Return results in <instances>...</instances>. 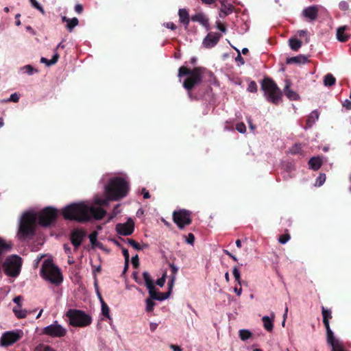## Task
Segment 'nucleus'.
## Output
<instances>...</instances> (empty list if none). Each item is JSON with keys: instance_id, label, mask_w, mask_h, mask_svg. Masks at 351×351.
<instances>
[{"instance_id": "nucleus-1", "label": "nucleus", "mask_w": 351, "mask_h": 351, "mask_svg": "<svg viewBox=\"0 0 351 351\" xmlns=\"http://www.w3.org/2000/svg\"><path fill=\"white\" fill-rule=\"evenodd\" d=\"M56 209L47 207L40 212L34 210H28L20 218L19 228L17 234L20 239H25L34 234L36 223L43 226H49L57 217Z\"/></svg>"}, {"instance_id": "nucleus-2", "label": "nucleus", "mask_w": 351, "mask_h": 351, "mask_svg": "<svg viewBox=\"0 0 351 351\" xmlns=\"http://www.w3.org/2000/svg\"><path fill=\"white\" fill-rule=\"evenodd\" d=\"M62 215L66 219L86 221L91 218L102 219L106 211L103 208L94 206L89 202H82L66 206L62 210Z\"/></svg>"}, {"instance_id": "nucleus-3", "label": "nucleus", "mask_w": 351, "mask_h": 351, "mask_svg": "<svg viewBox=\"0 0 351 351\" xmlns=\"http://www.w3.org/2000/svg\"><path fill=\"white\" fill-rule=\"evenodd\" d=\"M129 190L128 182L121 178H112L105 186V198L95 197V203L99 206L108 205L110 200L117 201L126 196Z\"/></svg>"}, {"instance_id": "nucleus-4", "label": "nucleus", "mask_w": 351, "mask_h": 351, "mask_svg": "<svg viewBox=\"0 0 351 351\" xmlns=\"http://www.w3.org/2000/svg\"><path fill=\"white\" fill-rule=\"evenodd\" d=\"M204 71V69L201 67H197L191 70L185 66H181L178 71V77H181L188 75V77L183 82L184 88L187 90H190L195 85L200 83L202 80Z\"/></svg>"}, {"instance_id": "nucleus-5", "label": "nucleus", "mask_w": 351, "mask_h": 351, "mask_svg": "<svg viewBox=\"0 0 351 351\" xmlns=\"http://www.w3.org/2000/svg\"><path fill=\"white\" fill-rule=\"evenodd\" d=\"M40 275L52 284L58 285L62 281L60 269L54 265L52 260L49 258L43 261Z\"/></svg>"}, {"instance_id": "nucleus-6", "label": "nucleus", "mask_w": 351, "mask_h": 351, "mask_svg": "<svg viewBox=\"0 0 351 351\" xmlns=\"http://www.w3.org/2000/svg\"><path fill=\"white\" fill-rule=\"evenodd\" d=\"M261 88L267 100L274 104L281 101L282 93L277 84L270 78H265L261 84Z\"/></svg>"}, {"instance_id": "nucleus-7", "label": "nucleus", "mask_w": 351, "mask_h": 351, "mask_svg": "<svg viewBox=\"0 0 351 351\" xmlns=\"http://www.w3.org/2000/svg\"><path fill=\"white\" fill-rule=\"evenodd\" d=\"M69 318V324L73 326L85 327L90 324L92 318L84 311L75 309H69L66 313Z\"/></svg>"}, {"instance_id": "nucleus-8", "label": "nucleus", "mask_w": 351, "mask_h": 351, "mask_svg": "<svg viewBox=\"0 0 351 351\" xmlns=\"http://www.w3.org/2000/svg\"><path fill=\"white\" fill-rule=\"evenodd\" d=\"M22 258L17 255H12L6 258L2 267L8 276L16 278L21 271Z\"/></svg>"}, {"instance_id": "nucleus-9", "label": "nucleus", "mask_w": 351, "mask_h": 351, "mask_svg": "<svg viewBox=\"0 0 351 351\" xmlns=\"http://www.w3.org/2000/svg\"><path fill=\"white\" fill-rule=\"evenodd\" d=\"M67 330L60 324L58 321L45 326L43 329V334L53 338H61L66 335Z\"/></svg>"}, {"instance_id": "nucleus-10", "label": "nucleus", "mask_w": 351, "mask_h": 351, "mask_svg": "<svg viewBox=\"0 0 351 351\" xmlns=\"http://www.w3.org/2000/svg\"><path fill=\"white\" fill-rule=\"evenodd\" d=\"M21 331H8L3 333L0 339V345L9 346L18 341L22 337Z\"/></svg>"}, {"instance_id": "nucleus-11", "label": "nucleus", "mask_w": 351, "mask_h": 351, "mask_svg": "<svg viewBox=\"0 0 351 351\" xmlns=\"http://www.w3.org/2000/svg\"><path fill=\"white\" fill-rule=\"evenodd\" d=\"M173 221L180 228H183L185 226L191 222L190 213L186 210L174 211L173 214Z\"/></svg>"}, {"instance_id": "nucleus-12", "label": "nucleus", "mask_w": 351, "mask_h": 351, "mask_svg": "<svg viewBox=\"0 0 351 351\" xmlns=\"http://www.w3.org/2000/svg\"><path fill=\"white\" fill-rule=\"evenodd\" d=\"M134 230V223L130 218L125 223H120L116 225V231L120 235H130L133 233Z\"/></svg>"}, {"instance_id": "nucleus-13", "label": "nucleus", "mask_w": 351, "mask_h": 351, "mask_svg": "<svg viewBox=\"0 0 351 351\" xmlns=\"http://www.w3.org/2000/svg\"><path fill=\"white\" fill-rule=\"evenodd\" d=\"M322 316L323 323L326 330V339L330 340L332 337H335L334 333L330 329L329 325V319L332 317L330 310L326 309L322 306Z\"/></svg>"}, {"instance_id": "nucleus-14", "label": "nucleus", "mask_w": 351, "mask_h": 351, "mask_svg": "<svg viewBox=\"0 0 351 351\" xmlns=\"http://www.w3.org/2000/svg\"><path fill=\"white\" fill-rule=\"evenodd\" d=\"M221 37L217 32L209 33L203 40V45L206 48H212L217 45Z\"/></svg>"}, {"instance_id": "nucleus-15", "label": "nucleus", "mask_w": 351, "mask_h": 351, "mask_svg": "<svg viewBox=\"0 0 351 351\" xmlns=\"http://www.w3.org/2000/svg\"><path fill=\"white\" fill-rule=\"evenodd\" d=\"M85 236L86 233L82 230L77 229L71 232V241L75 249L81 245Z\"/></svg>"}, {"instance_id": "nucleus-16", "label": "nucleus", "mask_w": 351, "mask_h": 351, "mask_svg": "<svg viewBox=\"0 0 351 351\" xmlns=\"http://www.w3.org/2000/svg\"><path fill=\"white\" fill-rule=\"evenodd\" d=\"M319 8L317 5H311L304 8L302 15L310 21H315L317 18Z\"/></svg>"}, {"instance_id": "nucleus-17", "label": "nucleus", "mask_w": 351, "mask_h": 351, "mask_svg": "<svg viewBox=\"0 0 351 351\" xmlns=\"http://www.w3.org/2000/svg\"><path fill=\"white\" fill-rule=\"evenodd\" d=\"M285 88H284V93L285 95L290 99V100H297L299 99V95L298 94L291 90L290 88L292 83L291 82L288 80V79H286L285 80Z\"/></svg>"}, {"instance_id": "nucleus-18", "label": "nucleus", "mask_w": 351, "mask_h": 351, "mask_svg": "<svg viewBox=\"0 0 351 351\" xmlns=\"http://www.w3.org/2000/svg\"><path fill=\"white\" fill-rule=\"evenodd\" d=\"M274 318H275V315L274 313H271V317L265 315L262 317L263 327L267 331H268V332L272 331V330L274 328Z\"/></svg>"}, {"instance_id": "nucleus-19", "label": "nucleus", "mask_w": 351, "mask_h": 351, "mask_svg": "<svg viewBox=\"0 0 351 351\" xmlns=\"http://www.w3.org/2000/svg\"><path fill=\"white\" fill-rule=\"evenodd\" d=\"M191 20L195 22L199 23L205 27L207 29L209 27L208 19L205 14L202 12H198L191 17Z\"/></svg>"}, {"instance_id": "nucleus-20", "label": "nucleus", "mask_w": 351, "mask_h": 351, "mask_svg": "<svg viewBox=\"0 0 351 351\" xmlns=\"http://www.w3.org/2000/svg\"><path fill=\"white\" fill-rule=\"evenodd\" d=\"M327 340V343L332 347V351H344V346L343 343L335 337H332L331 339Z\"/></svg>"}, {"instance_id": "nucleus-21", "label": "nucleus", "mask_w": 351, "mask_h": 351, "mask_svg": "<svg viewBox=\"0 0 351 351\" xmlns=\"http://www.w3.org/2000/svg\"><path fill=\"white\" fill-rule=\"evenodd\" d=\"M178 16L180 22L185 26V28H187L190 22L188 11L185 8L180 9L178 10Z\"/></svg>"}, {"instance_id": "nucleus-22", "label": "nucleus", "mask_w": 351, "mask_h": 351, "mask_svg": "<svg viewBox=\"0 0 351 351\" xmlns=\"http://www.w3.org/2000/svg\"><path fill=\"white\" fill-rule=\"evenodd\" d=\"M319 114L317 110L312 111L306 119V125L304 127L307 130L313 126V125L318 120Z\"/></svg>"}, {"instance_id": "nucleus-23", "label": "nucleus", "mask_w": 351, "mask_h": 351, "mask_svg": "<svg viewBox=\"0 0 351 351\" xmlns=\"http://www.w3.org/2000/svg\"><path fill=\"white\" fill-rule=\"evenodd\" d=\"M346 28V26H342L337 29V38L339 41L346 42L349 39L350 35L345 32Z\"/></svg>"}, {"instance_id": "nucleus-24", "label": "nucleus", "mask_w": 351, "mask_h": 351, "mask_svg": "<svg viewBox=\"0 0 351 351\" xmlns=\"http://www.w3.org/2000/svg\"><path fill=\"white\" fill-rule=\"evenodd\" d=\"M147 288L148 289L149 294L150 295V298H152V299L161 301V300H165L168 298V295H166L164 297H160L156 291L154 284H153V285H152L150 287L148 286Z\"/></svg>"}, {"instance_id": "nucleus-25", "label": "nucleus", "mask_w": 351, "mask_h": 351, "mask_svg": "<svg viewBox=\"0 0 351 351\" xmlns=\"http://www.w3.org/2000/svg\"><path fill=\"white\" fill-rule=\"evenodd\" d=\"M308 165L311 169L316 171L321 167L322 160L319 157H313L309 160Z\"/></svg>"}, {"instance_id": "nucleus-26", "label": "nucleus", "mask_w": 351, "mask_h": 351, "mask_svg": "<svg viewBox=\"0 0 351 351\" xmlns=\"http://www.w3.org/2000/svg\"><path fill=\"white\" fill-rule=\"evenodd\" d=\"M59 59V54L55 51L52 58L51 60H48L46 58H41L40 62L42 63L45 64L47 66H49L53 64H55Z\"/></svg>"}, {"instance_id": "nucleus-27", "label": "nucleus", "mask_w": 351, "mask_h": 351, "mask_svg": "<svg viewBox=\"0 0 351 351\" xmlns=\"http://www.w3.org/2000/svg\"><path fill=\"white\" fill-rule=\"evenodd\" d=\"M101 303V313L103 315L106 317L110 321H112L111 316L110 315V308L103 301L101 295H99Z\"/></svg>"}, {"instance_id": "nucleus-28", "label": "nucleus", "mask_w": 351, "mask_h": 351, "mask_svg": "<svg viewBox=\"0 0 351 351\" xmlns=\"http://www.w3.org/2000/svg\"><path fill=\"white\" fill-rule=\"evenodd\" d=\"M335 82L336 80L332 74L328 73L324 76V84L326 86H331L335 84Z\"/></svg>"}, {"instance_id": "nucleus-29", "label": "nucleus", "mask_w": 351, "mask_h": 351, "mask_svg": "<svg viewBox=\"0 0 351 351\" xmlns=\"http://www.w3.org/2000/svg\"><path fill=\"white\" fill-rule=\"evenodd\" d=\"M289 46L293 51H298L302 46V43L298 39L291 38L289 39Z\"/></svg>"}, {"instance_id": "nucleus-30", "label": "nucleus", "mask_w": 351, "mask_h": 351, "mask_svg": "<svg viewBox=\"0 0 351 351\" xmlns=\"http://www.w3.org/2000/svg\"><path fill=\"white\" fill-rule=\"evenodd\" d=\"M252 332L247 329H241L239 331V336L242 341H245L252 337Z\"/></svg>"}, {"instance_id": "nucleus-31", "label": "nucleus", "mask_w": 351, "mask_h": 351, "mask_svg": "<svg viewBox=\"0 0 351 351\" xmlns=\"http://www.w3.org/2000/svg\"><path fill=\"white\" fill-rule=\"evenodd\" d=\"M13 311L16 316L19 318H24L27 315V311L21 309V306H16L13 308Z\"/></svg>"}, {"instance_id": "nucleus-32", "label": "nucleus", "mask_w": 351, "mask_h": 351, "mask_svg": "<svg viewBox=\"0 0 351 351\" xmlns=\"http://www.w3.org/2000/svg\"><path fill=\"white\" fill-rule=\"evenodd\" d=\"M127 243L136 250H143L144 247H146L147 246L145 244L141 246L138 243H137L134 240L130 239H127Z\"/></svg>"}, {"instance_id": "nucleus-33", "label": "nucleus", "mask_w": 351, "mask_h": 351, "mask_svg": "<svg viewBox=\"0 0 351 351\" xmlns=\"http://www.w3.org/2000/svg\"><path fill=\"white\" fill-rule=\"evenodd\" d=\"M143 277L145 280V286L147 287L153 285L154 280L152 279L149 274L147 271H144L143 273Z\"/></svg>"}, {"instance_id": "nucleus-34", "label": "nucleus", "mask_w": 351, "mask_h": 351, "mask_svg": "<svg viewBox=\"0 0 351 351\" xmlns=\"http://www.w3.org/2000/svg\"><path fill=\"white\" fill-rule=\"evenodd\" d=\"M78 23L79 21L77 18L71 19L66 24V28L69 32H72L73 29L78 25Z\"/></svg>"}, {"instance_id": "nucleus-35", "label": "nucleus", "mask_w": 351, "mask_h": 351, "mask_svg": "<svg viewBox=\"0 0 351 351\" xmlns=\"http://www.w3.org/2000/svg\"><path fill=\"white\" fill-rule=\"evenodd\" d=\"M154 299L147 298L145 300V311L147 312H151L153 311L156 303L153 301Z\"/></svg>"}, {"instance_id": "nucleus-36", "label": "nucleus", "mask_w": 351, "mask_h": 351, "mask_svg": "<svg viewBox=\"0 0 351 351\" xmlns=\"http://www.w3.org/2000/svg\"><path fill=\"white\" fill-rule=\"evenodd\" d=\"M221 11L228 15L232 12V5L230 3H222Z\"/></svg>"}, {"instance_id": "nucleus-37", "label": "nucleus", "mask_w": 351, "mask_h": 351, "mask_svg": "<svg viewBox=\"0 0 351 351\" xmlns=\"http://www.w3.org/2000/svg\"><path fill=\"white\" fill-rule=\"evenodd\" d=\"M34 351H56L53 348L50 347L49 346L45 344H39L38 345Z\"/></svg>"}, {"instance_id": "nucleus-38", "label": "nucleus", "mask_w": 351, "mask_h": 351, "mask_svg": "<svg viewBox=\"0 0 351 351\" xmlns=\"http://www.w3.org/2000/svg\"><path fill=\"white\" fill-rule=\"evenodd\" d=\"M302 150V145L300 143H296L293 145L290 149H289V153L291 154H296L300 153Z\"/></svg>"}, {"instance_id": "nucleus-39", "label": "nucleus", "mask_w": 351, "mask_h": 351, "mask_svg": "<svg viewBox=\"0 0 351 351\" xmlns=\"http://www.w3.org/2000/svg\"><path fill=\"white\" fill-rule=\"evenodd\" d=\"M232 274L235 278V280L239 285H241V275L237 267H234L232 269Z\"/></svg>"}, {"instance_id": "nucleus-40", "label": "nucleus", "mask_w": 351, "mask_h": 351, "mask_svg": "<svg viewBox=\"0 0 351 351\" xmlns=\"http://www.w3.org/2000/svg\"><path fill=\"white\" fill-rule=\"evenodd\" d=\"M326 181V175L321 173L316 180L315 186H321Z\"/></svg>"}, {"instance_id": "nucleus-41", "label": "nucleus", "mask_w": 351, "mask_h": 351, "mask_svg": "<svg viewBox=\"0 0 351 351\" xmlns=\"http://www.w3.org/2000/svg\"><path fill=\"white\" fill-rule=\"evenodd\" d=\"M21 70L28 75H31L34 73V69L31 65H25L21 67Z\"/></svg>"}, {"instance_id": "nucleus-42", "label": "nucleus", "mask_w": 351, "mask_h": 351, "mask_svg": "<svg viewBox=\"0 0 351 351\" xmlns=\"http://www.w3.org/2000/svg\"><path fill=\"white\" fill-rule=\"evenodd\" d=\"M247 90L250 93H256L257 91V85L254 81H251L249 83Z\"/></svg>"}, {"instance_id": "nucleus-43", "label": "nucleus", "mask_w": 351, "mask_h": 351, "mask_svg": "<svg viewBox=\"0 0 351 351\" xmlns=\"http://www.w3.org/2000/svg\"><path fill=\"white\" fill-rule=\"evenodd\" d=\"M97 232H93L89 235V239L91 245L93 246H95L97 245Z\"/></svg>"}, {"instance_id": "nucleus-44", "label": "nucleus", "mask_w": 351, "mask_h": 351, "mask_svg": "<svg viewBox=\"0 0 351 351\" xmlns=\"http://www.w3.org/2000/svg\"><path fill=\"white\" fill-rule=\"evenodd\" d=\"M29 2L31 3L33 7L38 10L41 13H45L43 7L38 3V2L36 0H29Z\"/></svg>"}, {"instance_id": "nucleus-45", "label": "nucleus", "mask_w": 351, "mask_h": 351, "mask_svg": "<svg viewBox=\"0 0 351 351\" xmlns=\"http://www.w3.org/2000/svg\"><path fill=\"white\" fill-rule=\"evenodd\" d=\"M302 58L304 62L306 61V58L303 56H296V57H292L287 60L288 63H298L300 62V59Z\"/></svg>"}, {"instance_id": "nucleus-46", "label": "nucleus", "mask_w": 351, "mask_h": 351, "mask_svg": "<svg viewBox=\"0 0 351 351\" xmlns=\"http://www.w3.org/2000/svg\"><path fill=\"white\" fill-rule=\"evenodd\" d=\"M290 235L289 234H285L280 236L278 241L281 244H285L290 239Z\"/></svg>"}, {"instance_id": "nucleus-47", "label": "nucleus", "mask_w": 351, "mask_h": 351, "mask_svg": "<svg viewBox=\"0 0 351 351\" xmlns=\"http://www.w3.org/2000/svg\"><path fill=\"white\" fill-rule=\"evenodd\" d=\"M237 130L240 133H245L246 131V127L243 123H239L236 125Z\"/></svg>"}, {"instance_id": "nucleus-48", "label": "nucleus", "mask_w": 351, "mask_h": 351, "mask_svg": "<svg viewBox=\"0 0 351 351\" xmlns=\"http://www.w3.org/2000/svg\"><path fill=\"white\" fill-rule=\"evenodd\" d=\"M19 100V95L14 93L10 95V97L8 99V101H12V102H18Z\"/></svg>"}, {"instance_id": "nucleus-49", "label": "nucleus", "mask_w": 351, "mask_h": 351, "mask_svg": "<svg viewBox=\"0 0 351 351\" xmlns=\"http://www.w3.org/2000/svg\"><path fill=\"white\" fill-rule=\"evenodd\" d=\"M166 281V273H165L161 278L157 280L156 284L160 287H163Z\"/></svg>"}, {"instance_id": "nucleus-50", "label": "nucleus", "mask_w": 351, "mask_h": 351, "mask_svg": "<svg viewBox=\"0 0 351 351\" xmlns=\"http://www.w3.org/2000/svg\"><path fill=\"white\" fill-rule=\"evenodd\" d=\"M298 34L299 36H305L306 37V42H309V36L308 35V32L306 30H299L298 32Z\"/></svg>"}, {"instance_id": "nucleus-51", "label": "nucleus", "mask_w": 351, "mask_h": 351, "mask_svg": "<svg viewBox=\"0 0 351 351\" xmlns=\"http://www.w3.org/2000/svg\"><path fill=\"white\" fill-rule=\"evenodd\" d=\"M195 241V237L192 233H189L186 239V242L190 245H193Z\"/></svg>"}, {"instance_id": "nucleus-52", "label": "nucleus", "mask_w": 351, "mask_h": 351, "mask_svg": "<svg viewBox=\"0 0 351 351\" xmlns=\"http://www.w3.org/2000/svg\"><path fill=\"white\" fill-rule=\"evenodd\" d=\"M339 7L342 10H347L349 8V5L346 1H343L339 3Z\"/></svg>"}, {"instance_id": "nucleus-53", "label": "nucleus", "mask_w": 351, "mask_h": 351, "mask_svg": "<svg viewBox=\"0 0 351 351\" xmlns=\"http://www.w3.org/2000/svg\"><path fill=\"white\" fill-rule=\"evenodd\" d=\"M132 263L134 265V267H137L138 266L139 262H138V256L137 254H136L135 256H132Z\"/></svg>"}, {"instance_id": "nucleus-54", "label": "nucleus", "mask_w": 351, "mask_h": 351, "mask_svg": "<svg viewBox=\"0 0 351 351\" xmlns=\"http://www.w3.org/2000/svg\"><path fill=\"white\" fill-rule=\"evenodd\" d=\"M343 106L346 109V110H350L351 109V101L348 99H346L343 104H342Z\"/></svg>"}, {"instance_id": "nucleus-55", "label": "nucleus", "mask_w": 351, "mask_h": 351, "mask_svg": "<svg viewBox=\"0 0 351 351\" xmlns=\"http://www.w3.org/2000/svg\"><path fill=\"white\" fill-rule=\"evenodd\" d=\"M23 300V298L20 295L15 297L13 299V302L17 304V306H21V302Z\"/></svg>"}, {"instance_id": "nucleus-56", "label": "nucleus", "mask_w": 351, "mask_h": 351, "mask_svg": "<svg viewBox=\"0 0 351 351\" xmlns=\"http://www.w3.org/2000/svg\"><path fill=\"white\" fill-rule=\"evenodd\" d=\"M123 255L125 258V262L128 263L129 261V252L128 250L125 248H123L122 250Z\"/></svg>"}, {"instance_id": "nucleus-57", "label": "nucleus", "mask_w": 351, "mask_h": 351, "mask_svg": "<svg viewBox=\"0 0 351 351\" xmlns=\"http://www.w3.org/2000/svg\"><path fill=\"white\" fill-rule=\"evenodd\" d=\"M170 268H171L172 274L177 275L178 268L174 264H171Z\"/></svg>"}, {"instance_id": "nucleus-58", "label": "nucleus", "mask_w": 351, "mask_h": 351, "mask_svg": "<svg viewBox=\"0 0 351 351\" xmlns=\"http://www.w3.org/2000/svg\"><path fill=\"white\" fill-rule=\"evenodd\" d=\"M82 10H83V8H82V5H80V4L75 5V11L77 13L80 14V13H82Z\"/></svg>"}, {"instance_id": "nucleus-59", "label": "nucleus", "mask_w": 351, "mask_h": 351, "mask_svg": "<svg viewBox=\"0 0 351 351\" xmlns=\"http://www.w3.org/2000/svg\"><path fill=\"white\" fill-rule=\"evenodd\" d=\"M166 27L174 30L176 29V26L173 23L169 22L165 24Z\"/></svg>"}, {"instance_id": "nucleus-60", "label": "nucleus", "mask_w": 351, "mask_h": 351, "mask_svg": "<svg viewBox=\"0 0 351 351\" xmlns=\"http://www.w3.org/2000/svg\"><path fill=\"white\" fill-rule=\"evenodd\" d=\"M44 256H45V255H40V256H38V257L36 258V259H35V261H34V267H37L38 266L40 261H41V259H42Z\"/></svg>"}, {"instance_id": "nucleus-61", "label": "nucleus", "mask_w": 351, "mask_h": 351, "mask_svg": "<svg viewBox=\"0 0 351 351\" xmlns=\"http://www.w3.org/2000/svg\"><path fill=\"white\" fill-rule=\"evenodd\" d=\"M158 324L157 323H154V322H151L149 324V328L151 330L152 332H154L156 330V329L157 328Z\"/></svg>"}, {"instance_id": "nucleus-62", "label": "nucleus", "mask_w": 351, "mask_h": 351, "mask_svg": "<svg viewBox=\"0 0 351 351\" xmlns=\"http://www.w3.org/2000/svg\"><path fill=\"white\" fill-rule=\"evenodd\" d=\"M224 253L226 254H227L228 256H230L234 261H238L237 258L234 255H233L232 254L229 252L228 250H224Z\"/></svg>"}, {"instance_id": "nucleus-63", "label": "nucleus", "mask_w": 351, "mask_h": 351, "mask_svg": "<svg viewBox=\"0 0 351 351\" xmlns=\"http://www.w3.org/2000/svg\"><path fill=\"white\" fill-rule=\"evenodd\" d=\"M64 249L68 256L71 254V247L69 246V245L65 244L64 245Z\"/></svg>"}, {"instance_id": "nucleus-64", "label": "nucleus", "mask_w": 351, "mask_h": 351, "mask_svg": "<svg viewBox=\"0 0 351 351\" xmlns=\"http://www.w3.org/2000/svg\"><path fill=\"white\" fill-rule=\"evenodd\" d=\"M170 348L173 351H182V349L180 346L176 345H171Z\"/></svg>"}]
</instances>
